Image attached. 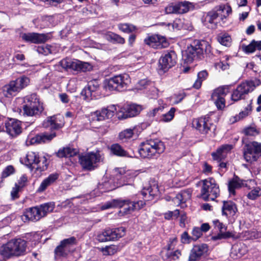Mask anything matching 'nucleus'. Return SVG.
I'll return each mask as SVG.
<instances>
[{"label": "nucleus", "instance_id": "f257e3e1", "mask_svg": "<svg viewBox=\"0 0 261 261\" xmlns=\"http://www.w3.org/2000/svg\"><path fill=\"white\" fill-rule=\"evenodd\" d=\"M158 193V186L154 184L147 188L145 187L143 189L141 194L143 196V200L132 201L129 200L113 199L103 205L102 208L106 210L110 208H120L124 206V213L125 214L130 213L135 211H138L142 208L146 204L145 202L153 199Z\"/></svg>", "mask_w": 261, "mask_h": 261}, {"label": "nucleus", "instance_id": "f03ea898", "mask_svg": "<svg viewBox=\"0 0 261 261\" xmlns=\"http://www.w3.org/2000/svg\"><path fill=\"white\" fill-rule=\"evenodd\" d=\"M165 149V146L162 141L158 139H151L141 143L139 152L143 158L156 159Z\"/></svg>", "mask_w": 261, "mask_h": 261}, {"label": "nucleus", "instance_id": "7ed1b4c3", "mask_svg": "<svg viewBox=\"0 0 261 261\" xmlns=\"http://www.w3.org/2000/svg\"><path fill=\"white\" fill-rule=\"evenodd\" d=\"M23 106L22 116L28 117H39L44 110L43 104L40 101L36 94L25 97Z\"/></svg>", "mask_w": 261, "mask_h": 261}, {"label": "nucleus", "instance_id": "20e7f679", "mask_svg": "<svg viewBox=\"0 0 261 261\" xmlns=\"http://www.w3.org/2000/svg\"><path fill=\"white\" fill-rule=\"evenodd\" d=\"M211 46L208 42L205 40H195L193 44L188 47L186 51L185 60L188 62H191L195 58H200L203 55L211 52Z\"/></svg>", "mask_w": 261, "mask_h": 261}, {"label": "nucleus", "instance_id": "39448f33", "mask_svg": "<svg viewBox=\"0 0 261 261\" xmlns=\"http://www.w3.org/2000/svg\"><path fill=\"white\" fill-rule=\"evenodd\" d=\"M30 83V79L25 76H22L15 81L10 82L0 89V100L4 97L15 95L21 89L27 87Z\"/></svg>", "mask_w": 261, "mask_h": 261}, {"label": "nucleus", "instance_id": "423d86ee", "mask_svg": "<svg viewBox=\"0 0 261 261\" xmlns=\"http://www.w3.org/2000/svg\"><path fill=\"white\" fill-rule=\"evenodd\" d=\"M202 184L200 195L205 201H213L220 195L219 185L213 177H209L201 180Z\"/></svg>", "mask_w": 261, "mask_h": 261}, {"label": "nucleus", "instance_id": "0eeeda50", "mask_svg": "<svg viewBox=\"0 0 261 261\" xmlns=\"http://www.w3.org/2000/svg\"><path fill=\"white\" fill-rule=\"evenodd\" d=\"M130 83L129 76L127 74L114 76L105 82V87L109 91H123L126 89Z\"/></svg>", "mask_w": 261, "mask_h": 261}, {"label": "nucleus", "instance_id": "6e6552de", "mask_svg": "<svg viewBox=\"0 0 261 261\" xmlns=\"http://www.w3.org/2000/svg\"><path fill=\"white\" fill-rule=\"evenodd\" d=\"M61 66L66 70H72L78 72H86L92 69V66L88 62L77 60L64 59L60 62Z\"/></svg>", "mask_w": 261, "mask_h": 261}, {"label": "nucleus", "instance_id": "1a4fd4ad", "mask_svg": "<svg viewBox=\"0 0 261 261\" xmlns=\"http://www.w3.org/2000/svg\"><path fill=\"white\" fill-rule=\"evenodd\" d=\"M255 82L253 81H246L239 84L231 94V99L238 101L245 99L246 95L253 91L256 88Z\"/></svg>", "mask_w": 261, "mask_h": 261}, {"label": "nucleus", "instance_id": "9d476101", "mask_svg": "<svg viewBox=\"0 0 261 261\" xmlns=\"http://www.w3.org/2000/svg\"><path fill=\"white\" fill-rule=\"evenodd\" d=\"M24 162L25 165L30 168H36L40 171H44L47 169V159L45 157L40 158L37 153L29 151L26 154Z\"/></svg>", "mask_w": 261, "mask_h": 261}, {"label": "nucleus", "instance_id": "9b49d317", "mask_svg": "<svg viewBox=\"0 0 261 261\" xmlns=\"http://www.w3.org/2000/svg\"><path fill=\"white\" fill-rule=\"evenodd\" d=\"M193 127L202 135L208 134L212 130H215L216 126L212 122L209 116L205 115L193 120Z\"/></svg>", "mask_w": 261, "mask_h": 261}, {"label": "nucleus", "instance_id": "f8f14e48", "mask_svg": "<svg viewBox=\"0 0 261 261\" xmlns=\"http://www.w3.org/2000/svg\"><path fill=\"white\" fill-rule=\"evenodd\" d=\"M261 153V143L253 141L245 146L244 157L249 163L257 161Z\"/></svg>", "mask_w": 261, "mask_h": 261}, {"label": "nucleus", "instance_id": "ddd939ff", "mask_svg": "<svg viewBox=\"0 0 261 261\" xmlns=\"http://www.w3.org/2000/svg\"><path fill=\"white\" fill-rule=\"evenodd\" d=\"M101 161L99 153L90 152L80 158V162L83 168L87 170H93L97 166V163Z\"/></svg>", "mask_w": 261, "mask_h": 261}, {"label": "nucleus", "instance_id": "4468645a", "mask_svg": "<svg viewBox=\"0 0 261 261\" xmlns=\"http://www.w3.org/2000/svg\"><path fill=\"white\" fill-rule=\"evenodd\" d=\"M142 109L141 106L136 104L124 105L119 108L117 116L120 120L133 117L138 115Z\"/></svg>", "mask_w": 261, "mask_h": 261}, {"label": "nucleus", "instance_id": "2eb2a0df", "mask_svg": "<svg viewBox=\"0 0 261 261\" xmlns=\"http://www.w3.org/2000/svg\"><path fill=\"white\" fill-rule=\"evenodd\" d=\"M176 61L177 56L174 51L165 53L159 60L160 69L166 72L176 64Z\"/></svg>", "mask_w": 261, "mask_h": 261}, {"label": "nucleus", "instance_id": "dca6fc26", "mask_svg": "<svg viewBox=\"0 0 261 261\" xmlns=\"http://www.w3.org/2000/svg\"><path fill=\"white\" fill-rule=\"evenodd\" d=\"M99 85L96 80H92L88 83L86 87L81 92L83 98L87 101L93 98H97L99 93Z\"/></svg>", "mask_w": 261, "mask_h": 261}, {"label": "nucleus", "instance_id": "f3484780", "mask_svg": "<svg viewBox=\"0 0 261 261\" xmlns=\"http://www.w3.org/2000/svg\"><path fill=\"white\" fill-rule=\"evenodd\" d=\"M25 251V246H2L0 249V254L4 257L9 258L13 255H23Z\"/></svg>", "mask_w": 261, "mask_h": 261}, {"label": "nucleus", "instance_id": "a211bd4d", "mask_svg": "<svg viewBox=\"0 0 261 261\" xmlns=\"http://www.w3.org/2000/svg\"><path fill=\"white\" fill-rule=\"evenodd\" d=\"M21 38L24 41L35 44L43 43L49 38L48 34H39L37 33H27L21 35Z\"/></svg>", "mask_w": 261, "mask_h": 261}, {"label": "nucleus", "instance_id": "6ab92c4d", "mask_svg": "<svg viewBox=\"0 0 261 261\" xmlns=\"http://www.w3.org/2000/svg\"><path fill=\"white\" fill-rule=\"evenodd\" d=\"M6 132L12 137H15L22 132L21 122L14 119H10L5 122Z\"/></svg>", "mask_w": 261, "mask_h": 261}, {"label": "nucleus", "instance_id": "aec40b11", "mask_svg": "<svg viewBox=\"0 0 261 261\" xmlns=\"http://www.w3.org/2000/svg\"><path fill=\"white\" fill-rule=\"evenodd\" d=\"M117 111L115 106L112 105L107 108H103L100 111H97L92 114V119L96 121H102L111 118Z\"/></svg>", "mask_w": 261, "mask_h": 261}, {"label": "nucleus", "instance_id": "412c9836", "mask_svg": "<svg viewBox=\"0 0 261 261\" xmlns=\"http://www.w3.org/2000/svg\"><path fill=\"white\" fill-rule=\"evenodd\" d=\"M213 223L215 228H217L219 232L215 236H213L209 239L214 242H217L218 240L222 239H226L232 237V234L229 231L224 232L226 230L227 227L218 220H215L213 221Z\"/></svg>", "mask_w": 261, "mask_h": 261}, {"label": "nucleus", "instance_id": "4be33fe9", "mask_svg": "<svg viewBox=\"0 0 261 261\" xmlns=\"http://www.w3.org/2000/svg\"><path fill=\"white\" fill-rule=\"evenodd\" d=\"M64 124V118L63 116L60 114L48 117L43 123L44 127H50L55 129L62 127Z\"/></svg>", "mask_w": 261, "mask_h": 261}, {"label": "nucleus", "instance_id": "5701e85b", "mask_svg": "<svg viewBox=\"0 0 261 261\" xmlns=\"http://www.w3.org/2000/svg\"><path fill=\"white\" fill-rule=\"evenodd\" d=\"M172 246H166L161 252L164 260H176L181 255L180 251L172 247Z\"/></svg>", "mask_w": 261, "mask_h": 261}, {"label": "nucleus", "instance_id": "b1692460", "mask_svg": "<svg viewBox=\"0 0 261 261\" xmlns=\"http://www.w3.org/2000/svg\"><path fill=\"white\" fill-rule=\"evenodd\" d=\"M42 218V217L38 206L29 208L22 217L23 220H28L32 221H38Z\"/></svg>", "mask_w": 261, "mask_h": 261}, {"label": "nucleus", "instance_id": "393cba45", "mask_svg": "<svg viewBox=\"0 0 261 261\" xmlns=\"http://www.w3.org/2000/svg\"><path fill=\"white\" fill-rule=\"evenodd\" d=\"M125 232V229L123 227L114 229H107L105 230V234L108 238V241H116L122 237Z\"/></svg>", "mask_w": 261, "mask_h": 261}, {"label": "nucleus", "instance_id": "a878e982", "mask_svg": "<svg viewBox=\"0 0 261 261\" xmlns=\"http://www.w3.org/2000/svg\"><path fill=\"white\" fill-rule=\"evenodd\" d=\"M218 17L217 12L213 9L207 12L204 16L203 24L209 29H215L217 27L218 23L217 20Z\"/></svg>", "mask_w": 261, "mask_h": 261}, {"label": "nucleus", "instance_id": "bb28decb", "mask_svg": "<svg viewBox=\"0 0 261 261\" xmlns=\"http://www.w3.org/2000/svg\"><path fill=\"white\" fill-rule=\"evenodd\" d=\"M248 181H244L241 179L238 176L234 175L232 179L228 183V190L230 194L234 195L236 189L242 187H247Z\"/></svg>", "mask_w": 261, "mask_h": 261}, {"label": "nucleus", "instance_id": "cd10ccee", "mask_svg": "<svg viewBox=\"0 0 261 261\" xmlns=\"http://www.w3.org/2000/svg\"><path fill=\"white\" fill-rule=\"evenodd\" d=\"M207 246H194L189 256V261H197L201 256L206 253Z\"/></svg>", "mask_w": 261, "mask_h": 261}, {"label": "nucleus", "instance_id": "c85d7f7f", "mask_svg": "<svg viewBox=\"0 0 261 261\" xmlns=\"http://www.w3.org/2000/svg\"><path fill=\"white\" fill-rule=\"evenodd\" d=\"M238 209L236 204L231 201H223V206L222 207V215L227 217L234 216Z\"/></svg>", "mask_w": 261, "mask_h": 261}, {"label": "nucleus", "instance_id": "c756f323", "mask_svg": "<svg viewBox=\"0 0 261 261\" xmlns=\"http://www.w3.org/2000/svg\"><path fill=\"white\" fill-rule=\"evenodd\" d=\"M192 191L190 189L182 190L178 193L173 199V201L175 204L178 206L182 203H185L187 200L191 198Z\"/></svg>", "mask_w": 261, "mask_h": 261}, {"label": "nucleus", "instance_id": "7c9ffc66", "mask_svg": "<svg viewBox=\"0 0 261 261\" xmlns=\"http://www.w3.org/2000/svg\"><path fill=\"white\" fill-rule=\"evenodd\" d=\"M214 10L217 12L218 17L220 18L221 20L226 18L232 12L231 7L228 4H222L216 6Z\"/></svg>", "mask_w": 261, "mask_h": 261}, {"label": "nucleus", "instance_id": "2f4dec72", "mask_svg": "<svg viewBox=\"0 0 261 261\" xmlns=\"http://www.w3.org/2000/svg\"><path fill=\"white\" fill-rule=\"evenodd\" d=\"M55 137L56 134L55 133L51 134L41 133L32 138L30 143L31 144L46 143L51 141Z\"/></svg>", "mask_w": 261, "mask_h": 261}, {"label": "nucleus", "instance_id": "473e14b6", "mask_svg": "<svg viewBox=\"0 0 261 261\" xmlns=\"http://www.w3.org/2000/svg\"><path fill=\"white\" fill-rule=\"evenodd\" d=\"M58 178V174H51L45 178L41 183L37 191L42 192L44 191L48 187L53 184Z\"/></svg>", "mask_w": 261, "mask_h": 261}, {"label": "nucleus", "instance_id": "72a5a7b5", "mask_svg": "<svg viewBox=\"0 0 261 261\" xmlns=\"http://www.w3.org/2000/svg\"><path fill=\"white\" fill-rule=\"evenodd\" d=\"M177 14H183L194 9L193 3L188 1H184L176 4Z\"/></svg>", "mask_w": 261, "mask_h": 261}, {"label": "nucleus", "instance_id": "f704fd0d", "mask_svg": "<svg viewBox=\"0 0 261 261\" xmlns=\"http://www.w3.org/2000/svg\"><path fill=\"white\" fill-rule=\"evenodd\" d=\"M247 251L246 246H232L230 256L233 258H238L245 254Z\"/></svg>", "mask_w": 261, "mask_h": 261}, {"label": "nucleus", "instance_id": "c9c22d12", "mask_svg": "<svg viewBox=\"0 0 261 261\" xmlns=\"http://www.w3.org/2000/svg\"><path fill=\"white\" fill-rule=\"evenodd\" d=\"M144 42L149 46L154 48H161L162 45L161 44V40L158 36H152L144 39Z\"/></svg>", "mask_w": 261, "mask_h": 261}, {"label": "nucleus", "instance_id": "e433bc0d", "mask_svg": "<svg viewBox=\"0 0 261 261\" xmlns=\"http://www.w3.org/2000/svg\"><path fill=\"white\" fill-rule=\"evenodd\" d=\"M77 153V151L75 149L70 147H65L63 149L59 150L57 152V156L60 158H68L74 156Z\"/></svg>", "mask_w": 261, "mask_h": 261}, {"label": "nucleus", "instance_id": "4c0bfd02", "mask_svg": "<svg viewBox=\"0 0 261 261\" xmlns=\"http://www.w3.org/2000/svg\"><path fill=\"white\" fill-rule=\"evenodd\" d=\"M105 37L108 41L113 43H117L122 44L125 43L124 38L118 34L111 32L107 33L105 35Z\"/></svg>", "mask_w": 261, "mask_h": 261}, {"label": "nucleus", "instance_id": "58836bf2", "mask_svg": "<svg viewBox=\"0 0 261 261\" xmlns=\"http://www.w3.org/2000/svg\"><path fill=\"white\" fill-rule=\"evenodd\" d=\"M40 211L42 217L45 216L47 213L53 211L55 208L54 202L45 203L38 206Z\"/></svg>", "mask_w": 261, "mask_h": 261}, {"label": "nucleus", "instance_id": "ea45409f", "mask_svg": "<svg viewBox=\"0 0 261 261\" xmlns=\"http://www.w3.org/2000/svg\"><path fill=\"white\" fill-rule=\"evenodd\" d=\"M217 40L220 44L224 46H229L231 45V37L227 33H220L217 36Z\"/></svg>", "mask_w": 261, "mask_h": 261}, {"label": "nucleus", "instance_id": "a19ab883", "mask_svg": "<svg viewBox=\"0 0 261 261\" xmlns=\"http://www.w3.org/2000/svg\"><path fill=\"white\" fill-rule=\"evenodd\" d=\"M69 246H57L55 250V257H65L69 252Z\"/></svg>", "mask_w": 261, "mask_h": 261}, {"label": "nucleus", "instance_id": "79ce46f5", "mask_svg": "<svg viewBox=\"0 0 261 261\" xmlns=\"http://www.w3.org/2000/svg\"><path fill=\"white\" fill-rule=\"evenodd\" d=\"M111 150L112 152L119 156H127V152L118 144H113L111 146Z\"/></svg>", "mask_w": 261, "mask_h": 261}, {"label": "nucleus", "instance_id": "37998d69", "mask_svg": "<svg viewBox=\"0 0 261 261\" xmlns=\"http://www.w3.org/2000/svg\"><path fill=\"white\" fill-rule=\"evenodd\" d=\"M228 92V88L226 87H220L215 89L212 95V98L218 97H224Z\"/></svg>", "mask_w": 261, "mask_h": 261}, {"label": "nucleus", "instance_id": "c03bdc74", "mask_svg": "<svg viewBox=\"0 0 261 261\" xmlns=\"http://www.w3.org/2000/svg\"><path fill=\"white\" fill-rule=\"evenodd\" d=\"M207 75V72L205 70L199 72L197 74V79L193 85V87L197 89L200 88L202 82L206 79Z\"/></svg>", "mask_w": 261, "mask_h": 261}, {"label": "nucleus", "instance_id": "a18cd8bd", "mask_svg": "<svg viewBox=\"0 0 261 261\" xmlns=\"http://www.w3.org/2000/svg\"><path fill=\"white\" fill-rule=\"evenodd\" d=\"M15 172L14 167L12 165L7 166L3 171L1 177L0 187L1 184L3 182V180L8 176L13 174Z\"/></svg>", "mask_w": 261, "mask_h": 261}, {"label": "nucleus", "instance_id": "49530a36", "mask_svg": "<svg viewBox=\"0 0 261 261\" xmlns=\"http://www.w3.org/2000/svg\"><path fill=\"white\" fill-rule=\"evenodd\" d=\"M118 29L125 33H130L136 30V27L129 23H120L118 25Z\"/></svg>", "mask_w": 261, "mask_h": 261}, {"label": "nucleus", "instance_id": "de8ad7c7", "mask_svg": "<svg viewBox=\"0 0 261 261\" xmlns=\"http://www.w3.org/2000/svg\"><path fill=\"white\" fill-rule=\"evenodd\" d=\"M175 111L174 108H171L169 111L162 115L160 120L165 122L171 121L174 116Z\"/></svg>", "mask_w": 261, "mask_h": 261}, {"label": "nucleus", "instance_id": "09e8293b", "mask_svg": "<svg viewBox=\"0 0 261 261\" xmlns=\"http://www.w3.org/2000/svg\"><path fill=\"white\" fill-rule=\"evenodd\" d=\"M114 246H106L105 247L98 248L105 255H111L116 252L117 249L113 247Z\"/></svg>", "mask_w": 261, "mask_h": 261}, {"label": "nucleus", "instance_id": "8fccbe9b", "mask_svg": "<svg viewBox=\"0 0 261 261\" xmlns=\"http://www.w3.org/2000/svg\"><path fill=\"white\" fill-rule=\"evenodd\" d=\"M212 155L214 160L220 162L222 160L224 159L227 154L223 150H221V148L219 147L217 149L216 152L212 153Z\"/></svg>", "mask_w": 261, "mask_h": 261}, {"label": "nucleus", "instance_id": "3c124183", "mask_svg": "<svg viewBox=\"0 0 261 261\" xmlns=\"http://www.w3.org/2000/svg\"><path fill=\"white\" fill-rule=\"evenodd\" d=\"M252 100H250V103L245 108L244 110L241 111L239 115V119L241 120L244 118L247 117L252 111Z\"/></svg>", "mask_w": 261, "mask_h": 261}, {"label": "nucleus", "instance_id": "603ef678", "mask_svg": "<svg viewBox=\"0 0 261 261\" xmlns=\"http://www.w3.org/2000/svg\"><path fill=\"white\" fill-rule=\"evenodd\" d=\"M164 106H160L158 108H155L148 112L147 114V116L149 117L150 119H152L157 114H159L160 113L162 112L163 109H164Z\"/></svg>", "mask_w": 261, "mask_h": 261}, {"label": "nucleus", "instance_id": "864d4df0", "mask_svg": "<svg viewBox=\"0 0 261 261\" xmlns=\"http://www.w3.org/2000/svg\"><path fill=\"white\" fill-rule=\"evenodd\" d=\"M134 134L133 130L132 129H126L119 134V138L121 140L127 139L132 137Z\"/></svg>", "mask_w": 261, "mask_h": 261}, {"label": "nucleus", "instance_id": "5fc2aeb1", "mask_svg": "<svg viewBox=\"0 0 261 261\" xmlns=\"http://www.w3.org/2000/svg\"><path fill=\"white\" fill-rule=\"evenodd\" d=\"M260 193V190L259 188H256L252 190L247 194V197L251 200H254L259 196Z\"/></svg>", "mask_w": 261, "mask_h": 261}, {"label": "nucleus", "instance_id": "6e6d98bb", "mask_svg": "<svg viewBox=\"0 0 261 261\" xmlns=\"http://www.w3.org/2000/svg\"><path fill=\"white\" fill-rule=\"evenodd\" d=\"M202 234L201 229L199 227H194L192 231V238L193 242L197 240L202 236Z\"/></svg>", "mask_w": 261, "mask_h": 261}, {"label": "nucleus", "instance_id": "4d7b16f0", "mask_svg": "<svg viewBox=\"0 0 261 261\" xmlns=\"http://www.w3.org/2000/svg\"><path fill=\"white\" fill-rule=\"evenodd\" d=\"M243 50L246 54L253 53L255 51V48L252 41L248 45H243L242 46Z\"/></svg>", "mask_w": 261, "mask_h": 261}, {"label": "nucleus", "instance_id": "13d9d810", "mask_svg": "<svg viewBox=\"0 0 261 261\" xmlns=\"http://www.w3.org/2000/svg\"><path fill=\"white\" fill-rule=\"evenodd\" d=\"M181 241L184 244H190L193 241L192 237L190 236L187 231L184 232L181 234Z\"/></svg>", "mask_w": 261, "mask_h": 261}, {"label": "nucleus", "instance_id": "bf43d9fd", "mask_svg": "<svg viewBox=\"0 0 261 261\" xmlns=\"http://www.w3.org/2000/svg\"><path fill=\"white\" fill-rule=\"evenodd\" d=\"M215 101V103L219 109H222L225 107L224 97H218V98H212Z\"/></svg>", "mask_w": 261, "mask_h": 261}, {"label": "nucleus", "instance_id": "052dcab7", "mask_svg": "<svg viewBox=\"0 0 261 261\" xmlns=\"http://www.w3.org/2000/svg\"><path fill=\"white\" fill-rule=\"evenodd\" d=\"M28 181V178L26 175H22L18 181V183L15 184V186L18 188L21 189L25 186L27 182Z\"/></svg>", "mask_w": 261, "mask_h": 261}, {"label": "nucleus", "instance_id": "680f3d73", "mask_svg": "<svg viewBox=\"0 0 261 261\" xmlns=\"http://www.w3.org/2000/svg\"><path fill=\"white\" fill-rule=\"evenodd\" d=\"M77 242L76 238L74 237L65 239L61 241L60 245H71L77 244Z\"/></svg>", "mask_w": 261, "mask_h": 261}, {"label": "nucleus", "instance_id": "e2e57ef3", "mask_svg": "<svg viewBox=\"0 0 261 261\" xmlns=\"http://www.w3.org/2000/svg\"><path fill=\"white\" fill-rule=\"evenodd\" d=\"M165 12L167 14H172L176 13L177 14V12L176 10V4H172L167 6L165 8Z\"/></svg>", "mask_w": 261, "mask_h": 261}, {"label": "nucleus", "instance_id": "0e129e2a", "mask_svg": "<svg viewBox=\"0 0 261 261\" xmlns=\"http://www.w3.org/2000/svg\"><path fill=\"white\" fill-rule=\"evenodd\" d=\"M37 50L39 54H43L44 55H47L50 52L49 48L47 46L44 45L38 46Z\"/></svg>", "mask_w": 261, "mask_h": 261}, {"label": "nucleus", "instance_id": "69168bd1", "mask_svg": "<svg viewBox=\"0 0 261 261\" xmlns=\"http://www.w3.org/2000/svg\"><path fill=\"white\" fill-rule=\"evenodd\" d=\"M21 189L15 185L11 192V196L12 199L14 200L19 197L18 192Z\"/></svg>", "mask_w": 261, "mask_h": 261}, {"label": "nucleus", "instance_id": "338daca9", "mask_svg": "<svg viewBox=\"0 0 261 261\" xmlns=\"http://www.w3.org/2000/svg\"><path fill=\"white\" fill-rule=\"evenodd\" d=\"M9 245H25V241L21 238H17L11 240L9 242Z\"/></svg>", "mask_w": 261, "mask_h": 261}, {"label": "nucleus", "instance_id": "774afa93", "mask_svg": "<svg viewBox=\"0 0 261 261\" xmlns=\"http://www.w3.org/2000/svg\"><path fill=\"white\" fill-rule=\"evenodd\" d=\"M245 133L248 136H254L258 134L256 129L254 127H249L245 130Z\"/></svg>", "mask_w": 261, "mask_h": 261}]
</instances>
